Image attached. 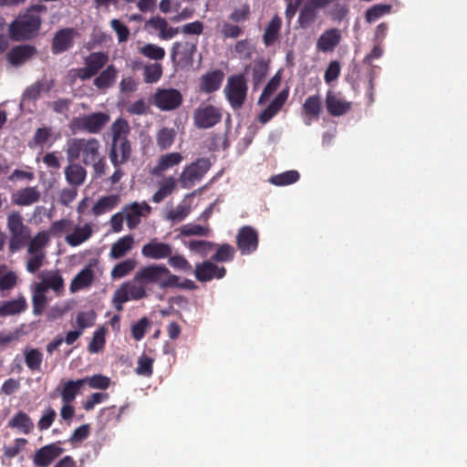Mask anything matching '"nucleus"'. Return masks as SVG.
Returning a JSON list of instances; mask_svg holds the SVG:
<instances>
[{
	"instance_id": "nucleus-27",
	"label": "nucleus",
	"mask_w": 467,
	"mask_h": 467,
	"mask_svg": "<svg viewBox=\"0 0 467 467\" xmlns=\"http://www.w3.org/2000/svg\"><path fill=\"white\" fill-rule=\"evenodd\" d=\"M94 280V272L90 266L82 269L71 281L70 292L76 293L91 285Z\"/></svg>"
},
{
	"instance_id": "nucleus-52",
	"label": "nucleus",
	"mask_w": 467,
	"mask_h": 467,
	"mask_svg": "<svg viewBox=\"0 0 467 467\" xmlns=\"http://www.w3.org/2000/svg\"><path fill=\"white\" fill-rule=\"evenodd\" d=\"M135 266L136 262L133 259L124 260L113 267L111 271V276L114 279L122 278L130 274L135 268Z\"/></svg>"
},
{
	"instance_id": "nucleus-9",
	"label": "nucleus",
	"mask_w": 467,
	"mask_h": 467,
	"mask_svg": "<svg viewBox=\"0 0 467 467\" xmlns=\"http://www.w3.org/2000/svg\"><path fill=\"white\" fill-rule=\"evenodd\" d=\"M259 244L258 232L250 225L242 226L236 234V245L241 254L248 255L254 253Z\"/></svg>"
},
{
	"instance_id": "nucleus-39",
	"label": "nucleus",
	"mask_w": 467,
	"mask_h": 467,
	"mask_svg": "<svg viewBox=\"0 0 467 467\" xmlns=\"http://www.w3.org/2000/svg\"><path fill=\"white\" fill-rule=\"evenodd\" d=\"M37 284L43 285L42 286L46 288V291L52 289L57 295H59L60 292L64 289V279L57 271L48 272L47 275L43 278L42 282Z\"/></svg>"
},
{
	"instance_id": "nucleus-64",
	"label": "nucleus",
	"mask_w": 467,
	"mask_h": 467,
	"mask_svg": "<svg viewBox=\"0 0 467 467\" xmlns=\"http://www.w3.org/2000/svg\"><path fill=\"white\" fill-rule=\"evenodd\" d=\"M26 443L27 441L26 439L16 438L13 445L4 448V453L7 458H14L19 454Z\"/></svg>"
},
{
	"instance_id": "nucleus-17",
	"label": "nucleus",
	"mask_w": 467,
	"mask_h": 467,
	"mask_svg": "<svg viewBox=\"0 0 467 467\" xmlns=\"http://www.w3.org/2000/svg\"><path fill=\"white\" fill-rule=\"evenodd\" d=\"M224 73L220 69H215L202 75L200 78V90L210 94L218 90L223 83Z\"/></svg>"
},
{
	"instance_id": "nucleus-23",
	"label": "nucleus",
	"mask_w": 467,
	"mask_h": 467,
	"mask_svg": "<svg viewBox=\"0 0 467 467\" xmlns=\"http://www.w3.org/2000/svg\"><path fill=\"white\" fill-rule=\"evenodd\" d=\"M302 110L305 117L307 119L306 124H310L312 119H318L322 112V101L318 95L309 96L306 99Z\"/></svg>"
},
{
	"instance_id": "nucleus-2",
	"label": "nucleus",
	"mask_w": 467,
	"mask_h": 467,
	"mask_svg": "<svg viewBox=\"0 0 467 467\" xmlns=\"http://www.w3.org/2000/svg\"><path fill=\"white\" fill-rule=\"evenodd\" d=\"M6 226L9 233L8 249L11 254H15L26 246L30 241L31 229L24 223L18 212L8 214Z\"/></svg>"
},
{
	"instance_id": "nucleus-47",
	"label": "nucleus",
	"mask_w": 467,
	"mask_h": 467,
	"mask_svg": "<svg viewBox=\"0 0 467 467\" xmlns=\"http://www.w3.org/2000/svg\"><path fill=\"white\" fill-rule=\"evenodd\" d=\"M234 51L240 59L249 60L253 57L254 47L252 44L251 40L245 38L239 40L235 43Z\"/></svg>"
},
{
	"instance_id": "nucleus-55",
	"label": "nucleus",
	"mask_w": 467,
	"mask_h": 467,
	"mask_svg": "<svg viewBox=\"0 0 467 467\" xmlns=\"http://www.w3.org/2000/svg\"><path fill=\"white\" fill-rule=\"evenodd\" d=\"M72 229V222L68 219H61L51 223L48 234L55 237H60L63 234L68 233Z\"/></svg>"
},
{
	"instance_id": "nucleus-48",
	"label": "nucleus",
	"mask_w": 467,
	"mask_h": 467,
	"mask_svg": "<svg viewBox=\"0 0 467 467\" xmlns=\"http://www.w3.org/2000/svg\"><path fill=\"white\" fill-rule=\"evenodd\" d=\"M84 386L88 385L91 389H107L110 385V379L102 374H96L91 377L87 376L82 379Z\"/></svg>"
},
{
	"instance_id": "nucleus-46",
	"label": "nucleus",
	"mask_w": 467,
	"mask_h": 467,
	"mask_svg": "<svg viewBox=\"0 0 467 467\" xmlns=\"http://www.w3.org/2000/svg\"><path fill=\"white\" fill-rule=\"evenodd\" d=\"M216 244L205 240H192L188 243L187 247L193 253L198 254L202 257H206L208 254L214 249Z\"/></svg>"
},
{
	"instance_id": "nucleus-63",
	"label": "nucleus",
	"mask_w": 467,
	"mask_h": 467,
	"mask_svg": "<svg viewBox=\"0 0 467 467\" xmlns=\"http://www.w3.org/2000/svg\"><path fill=\"white\" fill-rule=\"evenodd\" d=\"M45 253L33 254L26 261V270L31 274L37 272L43 265Z\"/></svg>"
},
{
	"instance_id": "nucleus-15",
	"label": "nucleus",
	"mask_w": 467,
	"mask_h": 467,
	"mask_svg": "<svg viewBox=\"0 0 467 467\" xmlns=\"http://www.w3.org/2000/svg\"><path fill=\"white\" fill-rule=\"evenodd\" d=\"M212 166L211 161L207 158H200L189 165L183 171L182 178L184 182L193 183L200 181Z\"/></svg>"
},
{
	"instance_id": "nucleus-3",
	"label": "nucleus",
	"mask_w": 467,
	"mask_h": 467,
	"mask_svg": "<svg viewBox=\"0 0 467 467\" xmlns=\"http://www.w3.org/2000/svg\"><path fill=\"white\" fill-rule=\"evenodd\" d=\"M40 16L27 11L9 26L10 37L16 41L29 39L36 36L40 29Z\"/></svg>"
},
{
	"instance_id": "nucleus-4",
	"label": "nucleus",
	"mask_w": 467,
	"mask_h": 467,
	"mask_svg": "<svg viewBox=\"0 0 467 467\" xmlns=\"http://www.w3.org/2000/svg\"><path fill=\"white\" fill-rule=\"evenodd\" d=\"M223 91L230 106L234 109H241L246 100L248 91L244 76L243 74L230 76Z\"/></svg>"
},
{
	"instance_id": "nucleus-36",
	"label": "nucleus",
	"mask_w": 467,
	"mask_h": 467,
	"mask_svg": "<svg viewBox=\"0 0 467 467\" xmlns=\"http://www.w3.org/2000/svg\"><path fill=\"white\" fill-rule=\"evenodd\" d=\"M172 254L170 244L158 242L156 239L148 243V257L153 259L168 258Z\"/></svg>"
},
{
	"instance_id": "nucleus-38",
	"label": "nucleus",
	"mask_w": 467,
	"mask_h": 467,
	"mask_svg": "<svg viewBox=\"0 0 467 467\" xmlns=\"http://www.w3.org/2000/svg\"><path fill=\"white\" fill-rule=\"evenodd\" d=\"M214 249L215 253L211 257L214 263H226L234 260L235 249L232 244L228 243L216 244Z\"/></svg>"
},
{
	"instance_id": "nucleus-53",
	"label": "nucleus",
	"mask_w": 467,
	"mask_h": 467,
	"mask_svg": "<svg viewBox=\"0 0 467 467\" xmlns=\"http://www.w3.org/2000/svg\"><path fill=\"white\" fill-rule=\"evenodd\" d=\"M175 186V180L172 177H170L160 186L159 190L153 194L152 202L157 203L161 202L173 192Z\"/></svg>"
},
{
	"instance_id": "nucleus-42",
	"label": "nucleus",
	"mask_w": 467,
	"mask_h": 467,
	"mask_svg": "<svg viewBox=\"0 0 467 467\" xmlns=\"http://www.w3.org/2000/svg\"><path fill=\"white\" fill-rule=\"evenodd\" d=\"M317 16V10L306 1L299 12L297 22L302 28H306L312 25Z\"/></svg>"
},
{
	"instance_id": "nucleus-18",
	"label": "nucleus",
	"mask_w": 467,
	"mask_h": 467,
	"mask_svg": "<svg viewBox=\"0 0 467 467\" xmlns=\"http://www.w3.org/2000/svg\"><path fill=\"white\" fill-rule=\"evenodd\" d=\"M150 26L161 40H169L180 33L179 27L170 26L167 20L161 16H154L148 20Z\"/></svg>"
},
{
	"instance_id": "nucleus-49",
	"label": "nucleus",
	"mask_w": 467,
	"mask_h": 467,
	"mask_svg": "<svg viewBox=\"0 0 467 467\" xmlns=\"http://www.w3.org/2000/svg\"><path fill=\"white\" fill-rule=\"evenodd\" d=\"M391 10V5L387 4H377L368 8L366 11L365 18L368 23H372L381 17L382 16L389 14Z\"/></svg>"
},
{
	"instance_id": "nucleus-7",
	"label": "nucleus",
	"mask_w": 467,
	"mask_h": 467,
	"mask_svg": "<svg viewBox=\"0 0 467 467\" xmlns=\"http://www.w3.org/2000/svg\"><path fill=\"white\" fill-rule=\"evenodd\" d=\"M197 40L177 41L173 43L171 49V57L178 66H191L193 63V57L197 52Z\"/></svg>"
},
{
	"instance_id": "nucleus-58",
	"label": "nucleus",
	"mask_w": 467,
	"mask_h": 467,
	"mask_svg": "<svg viewBox=\"0 0 467 467\" xmlns=\"http://www.w3.org/2000/svg\"><path fill=\"white\" fill-rule=\"evenodd\" d=\"M169 265L174 269H178L183 272H191L192 269L190 262L181 254L172 255V254L168 257Z\"/></svg>"
},
{
	"instance_id": "nucleus-33",
	"label": "nucleus",
	"mask_w": 467,
	"mask_h": 467,
	"mask_svg": "<svg viewBox=\"0 0 467 467\" xmlns=\"http://www.w3.org/2000/svg\"><path fill=\"white\" fill-rule=\"evenodd\" d=\"M65 176L67 182L77 188L84 183L87 171L79 164H69L65 170Z\"/></svg>"
},
{
	"instance_id": "nucleus-21",
	"label": "nucleus",
	"mask_w": 467,
	"mask_h": 467,
	"mask_svg": "<svg viewBox=\"0 0 467 467\" xmlns=\"http://www.w3.org/2000/svg\"><path fill=\"white\" fill-rule=\"evenodd\" d=\"M36 50L30 45H20L13 47L7 54V59L14 66H20L29 60Z\"/></svg>"
},
{
	"instance_id": "nucleus-37",
	"label": "nucleus",
	"mask_w": 467,
	"mask_h": 467,
	"mask_svg": "<svg viewBox=\"0 0 467 467\" xmlns=\"http://www.w3.org/2000/svg\"><path fill=\"white\" fill-rule=\"evenodd\" d=\"M23 355L28 369L33 372L40 370L43 362V353L39 349L26 347L23 349Z\"/></svg>"
},
{
	"instance_id": "nucleus-43",
	"label": "nucleus",
	"mask_w": 467,
	"mask_h": 467,
	"mask_svg": "<svg viewBox=\"0 0 467 467\" xmlns=\"http://www.w3.org/2000/svg\"><path fill=\"white\" fill-rule=\"evenodd\" d=\"M133 244V238L130 235H126L119 238L111 246L110 256L114 259H118L125 255L130 251Z\"/></svg>"
},
{
	"instance_id": "nucleus-41",
	"label": "nucleus",
	"mask_w": 467,
	"mask_h": 467,
	"mask_svg": "<svg viewBox=\"0 0 467 467\" xmlns=\"http://www.w3.org/2000/svg\"><path fill=\"white\" fill-rule=\"evenodd\" d=\"M49 242V234L42 231L37 233L35 237L30 236V241L26 244L29 254L44 253L42 250Z\"/></svg>"
},
{
	"instance_id": "nucleus-60",
	"label": "nucleus",
	"mask_w": 467,
	"mask_h": 467,
	"mask_svg": "<svg viewBox=\"0 0 467 467\" xmlns=\"http://www.w3.org/2000/svg\"><path fill=\"white\" fill-rule=\"evenodd\" d=\"M244 33L243 27L228 22L222 26L221 34L224 38H237Z\"/></svg>"
},
{
	"instance_id": "nucleus-40",
	"label": "nucleus",
	"mask_w": 467,
	"mask_h": 467,
	"mask_svg": "<svg viewBox=\"0 0 467 467\" xmlns=\"http://www.w3.org/2000/svg\"><path fill=\"white\" fill-rule=\"evenodd\" d=\"M43 285L36 284L33 292L32 303L33 313L36 316L41 315L47 306V297L46 296V288Z\"/></svg>"
},
{
	"instance_id": "nucleus-8",
	"label": "nucleus",
	"mask_w": 467,
	"mask_h": 467,
	"mask_svg": "<svg viewBox=\"0 0 467 467\" xmlns=\"http://www.w3.org/2000/svg\"><path fill=\"white\" fill-rule=\"evenodd\" d=\"M222 120L220 109L213 105L202 104L193 112L194 125L199 129H209Z\"/></svg>"
},
{
	"instance_id": "nucleus-29",
	"label": "nucleus",
	"mask_w": 467,
	"mask_h": 467,
	"mask_svg": "<svg viewBox=\"0 0 467 467\" xmlns=\"http://www.w3.org/2000/svg\"><path fill=\"white\" fill-rule=\"evenodd\" d=\"M40 192L36 187H26L17 191L14 195V202L17 205L28 206L39 201Z\"/></svg>"
},
{
	"instance_id": "nucleus-11",
	"label": "nucleus",
	"mask_w": 467,
	"mask_h": 467,
	"mask_svg": "<svg viewBox=\"0 0 467 467\" xmlns=\"http://www.w3.org/2000/svg\"><path fill=\"white\" fill-rule=\"evenodd\" d=\"M178 275H172L164 265H148V284H156L161 288H170L177 285Z\"/></svg>"
},
{
	"instance_id": "nucleus-20",
	"label": "nucleus",
	"mask_w": 467,
	"mask_h": 467,
	"mask_svg": "<svg viewBox=\"0 0 467 467\" xmlns=\"http://www.w3.org/2000/svg\"><path fill=\"white\" fill-rule=\"evenodd\" d=\"M84 387L82 379L61 382L56 391L60 393L62 402L72 403Z\"/></svg>"
},
{
	"instance_id": "nucleus-62",
	"label": "nucleus",
	"mask_w": 467,
	"mask_h": 467,
	"mask_svg": "<svg viewBox=\"0 0 467 467\" xmlns=\"http://www.w3.org/2000/svg\"><path fill=\"white\" fill-rule=\"evenodd\" d=\"M176 136L174 129L163 128L158 132V144L159 146H171Z\"/></svg>"
},
{
	"instance_id": "nucleus-57",
	"label": "nucleus",
	"mask_w": 467,
	"mask_h": 467,
	"mask_svg": "<svg viewBox=\"0 0 467 467\" xmlns=\"http://www.w3.org/2000/svg\"><path fill=\"white\" fill-rule=\"evenodd\" d=\"M74 150H76L78 154L80 152V150H83V161L87 165H93L95 162L98 161V160L100 159L99 156L98 148H69V152L73 153Z\"/></svg>"
},
{
	"instance_id": "nucleus-28",
	"label": "nucleus",
	"mask_w": 467,
	"mask_h": 467,
	"mask_svg": "<svg viewBox=\"0 0 467 467\" xmlns=\"http://www.w3.org/2000/svg\"><path fill=\"white\" fill-rule=\"evenodd\" d=\"M282 26V19L278 15H275L267 24L265 33L263 35V41L265 47H270L275 43L279 37Z\"/></svg>"
},
{
	"instance_id": "nucleus-50",
	"label": "nucleus",
	"mask_w": 467,
	"mask_h": 467,
	"mask_svg": "<svg viewBox=\"0 0 467 467\" xmlns=\"http://www.w3.org/2000/svg\"><path fill=\"white\" fill-rule=\"evenodd\" d=\"M210 228L200 224L187 223L181 227L180 233L182 236H209Z\"/></svg>"
},
{
	"instance_id": "nucleus-22",
	"label": "nucleus",
	"mask_w": 467,
	"mask_h": 467,
	"mask_svg": "<svg viewBox=\"0 0 467 467\" xmlns=\"http://www.w3.org/2000/svg\"><path fill=\"white\" fill-rule=\"evenodd\" d=\"M109 120V116L108 114L98 112L83 117L78 119L77 122L80 127H83L88 131L97 132L101 130Z\"/></svg>"
},
{
	"instance_id": "nucleus-51",
	"label": "nucleus",
	"mask_w": 467,
	"mask_h": 467,
	"mask_svg": "<svg viewBox=\"0 0 467 467\" xmlns=\"http://www.w3.org/2000/svg\"><path fill=\"white\" fill-rule=\"evenodd\" d=\"M106 330L103 327L98 328L94 333L88 349L90 353H98L104 348Z\"/></svg>"
},
{
	"instance_id": "nucleus-5",
	"label": "nucleus",
	"mask_w": 467,
	"mask_h": 467,
	"mask_svg": "<svg viewBox=\"0 0 467 467\" xmlns=\"http://www.w3.org/2000/svg\"><path fill=\"white\" fill-rule=\"evenodd\" d=\"M150 102L162 111H172L182 105L183 96L173 88H158L151 95Z\"/></svg>"
},
{
	"instance_id": "nucleus-35",
	"label": "nucleus",
	"mask_w": 467,
	"mask_h": 467,
	"mask_svg": "<svg viewBox=\"0 0 467 467\" xmlns=\"http://www.w3.org/2000/svg\"><path fill=\"white\" fill-rule=\"evenodd\" d=\"M117 76V69L113 65H109L94 79V85L99 89H107L113 86Z\"/></svg>"
},
{
	"instance_id": "nucleus-1",
	"label": "nucleus",
	"mask_w": 467,
	"mask_h": 467,
	"mask_svg": "<svg viewBox=\"0 0 467 467\" xmlns=\"http://www.w3.org/2000/svg\"><path fill=\"white\" fill-rule=\"evenodd\" d=\"M146 294V267L141 268L137 276L118 288L113 296V304L117 311L123 309L122 305L130 300L142 298Z\"/></svg>"
},
{
	"instance_id": "nucleus-59",
	"label": "nucleus",
	"mask_w": 467,
	"mask_h": 467,
	"mask_svg": "<svg viewBox=\"0 0 467 467\" xmlns=\"http://www.w3.org/2000/svg\"><path fill=\"white\" fill-rule=\"evenodd\" d=\"M131 148H111L110 160L114 166L126 161L130 156Z\"/></svg>"
},
{
	"instance_id": "nucleus-32",
	"label": "nucleus",
	"mask_w": 467,
	"mask_h": 467,
	"mask_svg": "<svg viewBox=\"0 0 467 467\" xmlns=\"http://www.w3.org/2000/svg\"><path fill=\"white\" fill-rule=\"evenodd\" d=\"M182 156L178 152L168 153L160 157L158 164L150 171L154 175H161L162 172L179 164Z\"/></svg>"
},
{
	"instance_id": "nucleus-30",
	"label": "nucleus",
	"mask_w": 467,
	"mask_h": 467,
	"mask_svg": "<svg viewBox=\"0 0 467 467\" xmlns=\"http://www.w3.org/2000/svg\"><path fill=\"white\" fill-rule=\"evenodd\" d=\"M146 207V202H142L141 204L133 202L126 205L123 208V214L130 229L135 228L140 222L142 216V208Z\"/></svg>"
},
{
	"instance_id": "nucleus-6",
	"label": "nucleus",
	"mask_w": 467,
	"mask_h": 467,
	"mask_svg": "<svg viewBox=\"0 0 467 467\" xmlns=\"http://www.w3.org/2000/svg\"><path fill=\"white\" fill-rule=\"evenodd\" d=\"M109 56L103 52H93L85 58V67L69 71L71 78L89 79L108 63Z\"/></svg>"
},
{
	"instance_id": "nucleus-54",
	"label": "nucleus",
	"mask_w": 467,
	"mask_h": 467,
	"mask_svg": "<svg viewBox=\"0 0 467 467\" xmlns=\"http://www.w3.org/2000/svg\"><path fill=\"white\" fill-rule=\"evenodd\" d=\"M281 83V77L279 74H275L271 79L268 81L265 88L263 89L262 94L259 97L258 103L263 104L266 100L270 99V97L275 92Z\"/></svg>"
},
{
	"instance_id": "nucleus-25",
	"label": "nucleus",
	"mask_w": 467,
	"mask_h": 467,
	"mask_svg": "<svg viewBox=\"0 0 467 467\" xmlns=\"http://www.w3.org/2000/svg\"><path fill=\"white\" fill-rule=\"evenodd\" d=\"M7 426L12 429H16L24 434L31 433L35 428L32 419L22 410L16 412L8 420Z\"/></svg>"
},
{
	"instance_id": "nucleus-34",
	"label": "nucleus",
	"mask_w": 467,
	"mask_h": 467,
	"mask_svg": "<svg viewBox=\"0 0 467 467\" xmlns=\"http://www.w3.org/2000/svg\"><path fill=\"white\" fill-rule=\"evenodd\" d=\"M112 146H127V135L129 133V124L122 119H117L112 127Z\"/></svg>"
},
{
	"instance_id": "nucleus-45",
	"label": "nucleus",
	"mask_w": 467,
	"mask_h": 467,
	"mask_svg": "<svg viewBox=\"0 0 467 467\" xmlns=\"http://www.w3.org/2000/svg\"><path fill=\"white\" fill-rule=\"evenodd\" d=\"M300 178L297 171L291 170L276 175L272 176L269 182L276 186H285L296 182Z\"/></svg>"
},
{
	"instance_id": "nucleus-13",
	"label": "nucleus",
	"mask_w": 467,
	"mask_h": 467,
	"mask_svg": "<svg viewBox=\"0 0 467 467\" xmlns=\"http://www.w3.org/2000/svg\"><path fill=\"white\" fill-rule=\"evenodd\" d=\"M78 36V31L72 27L62 28L56 32L51 47L53 54H60L67 51L73 47L75 38Z\"/></svg>"
},
{
	"instance_id": "nucleus-14",
	"label": "nucleus",
	"mask_w": 467,
	"mask_h": 467,
	"mask_svg": "<svg viewBox=\"0 0 467 467\" xmlns=\"http://www.w3.org/2000/svg\"><path fill=\"white\" fill-rule=\"evenodd\" d=\"M342 40L341 32L338 28L332 27L326 29L317 40V49L323 53L333 52Z\"/></svg>"
},
{
	"instance_id": "nucleus-19",
	"label": "nucleus",
	"mask_w": 467,
	"mask_h": 467,
	"mask_svg": "<svg viewBox=\"0 0 467 467\" xmlns=\"http://www.w3.org/2000/svg\"><path fill=\"white\" fill-rule=\"evenodd\" d=\"M288 89L281 90L270 104L265 109L260 116L259 121L262 123L268 122L274 116H275L283 108L288 98Z\"/></svg>"
},
{
	"instance_id": "nucleus-24",
	"label": "nucleus",
	"mask_w": 467,
	"mask_h": 467,
	"mask_svg": "<svg viewBox=\"0 0 467 467\" xmlns=\"http://www.w3.org/2000/svg\"><path fill=\"white\" fill-rule=\"evenodd\" d=\"M120 202V196L119 194H110L99 198L93 207L91 208V213L98 217L106 213L112 211Z\"/></svg>"
},
{
	"instance_id": "nucleus-12",
	"label": "nucleus",
	"mask_w": 467,
	"mask_h": 467,
	"mask_svg": "<svg viewBox=\"0 0 467 467\" xmlns=\"http://www.w3.org/2000/svg\"><path fill=\"white\" fill-rule=\"evenodd\" d=\"M61 442H54L38 449L33 457V462L36 467H48L63 452Z\"/></svg>"
},
{
	"instance_id": "nucleus-56",
	"label": "nucleus",
	"mask_w": 467,
	"mask_h": 467,
	"mask_svg": "<svg viewBox=\"0 0 467 467\" xmlns=\"http://www.w3.org/2000/svg\"><path fill=\"white\" fill-rule=\"evenodd\" d=\"M96 319V314L94 311H83L79 312L76 317V323L78 329L84 331L88 327L94 326Z\"/></svg>"
},
{
	"instance_id": "nucleus-44",
	"label": "nucleus",
	"mask_w": 467,
	"mask_h": 467,
	"mask_svg": "<svg viewBox=\"0 0 467 467\" xmlns=\"http://www.w3.org/2000/svg\"><path fill=\"white\" fill-rule=\"evenodd\" d=\"M268 63L265 59L255 61L252 66V82L257 88L265 78L268 72Z\"/></svg>"
},
{
	"instance_id": "nucleus-10",
	"label": "nucleus",
	"mask_w": 467,
	"mask_h": 467,
	"mask_svg": "<svg viewBox=\"0 0 467 467\" xmlns=\"http://www.w3.org/2000/svg\"><path fill=\"white\" fill-rule=\"evenodd\" d=\"M195 278L202 283L210 282L213 279H222L226 275V268L219 266L212 259L205 260L195 265Z\"/></svg>"
},
{
	"instance_id": "nucleus-31",
	"label": "nucleus",
	"mask_w": 467,
	"mask_h": 467,
	"mask_svg": "<svg viewBox=\"0 0 467 467\" xmlns=\"http://www.w3.org/2000/svg\"><path fill=\"white\" fill-rule=\"evenodd\" d=\"M27 307V303L23 296L16 299L4 302L0 306V317L14 316L24 312Z\"/></svg>"
},
{
	"instance_id": "nucleus-16",
	"label": "nucleus",
	"mask_w": 467,
	"mask_h": 467,
	"mask_svg": "<svg viewBox=\"0 0 467 467\" xmlns=\"http://www.w3.org/2000/svg\"><path fill=\"white\" fill-rule=\"evenodd\" d=\"M326 107L331 116L339 117L351 109L352 103L338 98L332 91H328L326 96Z\"/></svg>"
},
{
	"instance_id": "nucleus-26",
	"label": "nucleus",
	"mask_w": 467,
	"mask_h": 467,
	"mask_svg": "<svg viewBox=\"0 0 467 467\" xmlns=\"http://www.w3.org/2000/svg\"><path fill=\"white\" fill-rule=\"evenodd\" d=\"M93 234V228L90 223H85L83 226H76L73 232L66 236V242L70 246H78L88 240Z\"/></svg>"
},
{
	"instance_id": "nucleus-61",
	"label": "nucleus",
	"mask_w": 467,
	"mask_h": 467,
	"mask_svg": "<svg viewBox=\"0 0 467 467\" xmlns=\"http://www.w3.org/2000/svg\"><path fill=\"white\" fill-rule=\"evenodd\" d=\"M57 413L54 409L48 408L45 410L42 417L39 419L37 422V427L39 431H45L51 427L53 424L55 419H56Z\"/></svg>"
}]
</instances>
